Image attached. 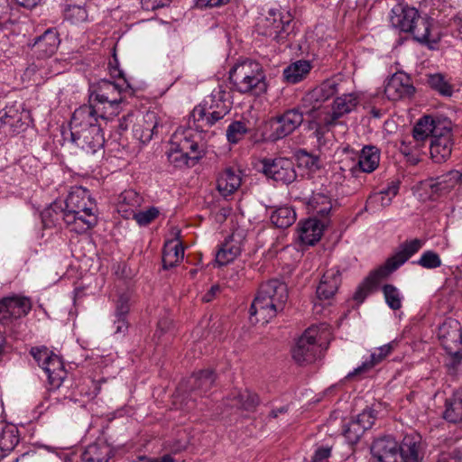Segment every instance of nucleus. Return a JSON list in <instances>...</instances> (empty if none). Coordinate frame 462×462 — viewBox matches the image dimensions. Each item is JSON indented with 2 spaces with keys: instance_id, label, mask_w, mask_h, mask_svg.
Listing matches in <instances>:
<instances>
[{
  "instance_id": "obj_1",
  "label": "nucleus",
  "mask_w": 462,
  "mask_h": 462,
  "mask_svg": "<svg viewBox=\"0 0 462 462\" xmlns=\"http://www.w3.org/2000/svg\"><path fill=\"white\" fill-rule=\"evenodd\" d=\"M376 462H421L423 444L419 434H407L399 444L390 435L375 439L370 448Z\"/></svg>"
},
{
  "instance_id": "obj_2",
  "label": "nucleus",
  "mask_w": 462,
  "mask_h": 462,
  "mask_svg": "<svg viewBox=\"0 0 462 462\" xmlns=\"http://www.w3.org/2000/svg\"><path fill=\"white\" fill-rule=\"evenodd\" d=\"M288 298L285 282L273 279L262 283L250 306L251 322L267 324L284 310Z\"/></svg>"
},
{
  "instance_id": "obj_3",
  "label": "nucleus",
  "mask_w": 462,
  "mask_h": 462,
  "mask_svg": "<svg viewBox=\"0 0 462 462\" xmlns=\"http://www.w3.org/2000/svg\"><path fill=\"white\" fill-rule=\"evenodd\" d=\"M390 22L394 28L411 33L416 42L426 45L430 50H435L440 41L439 33L435 32L432 28V20L427 16H421L414 7L395 5L392 9Z\"/></svg>"
},
{
  "instance_id": "obj_4",
  "label": "nucleus",
  "mask_w": 462,
  "mask_h": 462,
  "mask_svg": "<svg viewBox=\"0 0 462 462\" xmlns=\"http://www.w3.org/2000/svg\"><path fill=\"white\" fill-rule=\"evenodd\" d=\"M62 202L65 225L69 231L84 234L97 222L95 203L89 191L83 187H73Z\"/></svg>"
},
{
  "instance_id": "obj_5",
  "label": "nucleus",
  "mask_w": 462,
  "mask_h": 462,
  "mask_svg": "<svg viewBox=\"0 0 462 462\" xmlns=\"http://www.w3.org/2000/svg\"><path fill=\"white\" fill-rule=\"evenodd\" d=\"M423 245L424 242L419 238L402 244L400 250L396 254L389 257L383 265L369 273L355 292V300L362 303L383 279L404 264L413 254L420 251Z\"/></svg>"
},
{
  "instance_id": "obj_6",
  "label": "nucleus",
  "mask_w": 462,
  "mask_h": 462,
  "mask_svg": "<svg viewBox=\"0 0 462 462\" xmlns=\"http://www.w3.org/2000/svg\"><path fill=\"white\" fill-rule=\"evenodd\" d=\"M229 93L223 88H214L203 102L195 106L190 114L193 126L198 132H205L223 119L231 110Z\"/></svg>"
},
{
  "instance_id": "obj_7",
  "label": "nucleus",
  "mask_w": 462,
  "mask_h": 462,
  "mask_svg": "<svg viewBox=\"0 0 462 462\" xmlns=\"http://www.w3.org/2000/svg\"><path fill=\"white\" fill-rule=\"evenodd\" d=\"M229 80L241 94L260 97L267 92L268 83L263 67L253 60L236 63L229 70Z\"/></svg>"
},
{
  "instance_id": "obj_8",
  "label": "nucleus",
  "mask_w": 462,
  "mask_h": 462,
  "mask_svg": "<svg viewBox=\"0 0 462 462\" xmlns=\"http://www.w3.org/2000/svg\"><path fill=\"white\" fill-rule=\"evenodd\" d=\"M293 16L290 11L282 8H271L264 18L257 23L260 34L277 42H283L291 32Z\"/></svg>"
},
{
  "instance_id": "obj_9",
  "label": "nucleus",
  "mask_w": 462,
  "mask_h": 462,
  "mask_svg": "<svg viewBox=\"0 0 462 462\" xmlns=\"http://www.w3.org/2000/svg\"><path fill=\"white\" fill-rule=\"evenodd\" d=\"M30 353L44 371L51 388L58 389L67 377L61 358L46 346L32 347Z\"/></svg>"
},
{
  "instance_id": "obj_10",
  "label": "nucleus",
  "mask_w": 462,
  "mask_h": 462,
  "mask_svg": "<svg viewBox=\"0 0 462 462\" xmlns=\"http://www.w3.org/2000/svg\"><path fill=\"white\" fill-rule=\"evenodd\" d=\"M346 159L341 162L342 171H347L352 177H358V173H371L380 163V150L374 145L365 146L359 153L346 152Z\"/></svg>"
},
{
  "instance_id": "obj_11",
  "label": "nucleus",
  "mask_w": 462,
  "mask_h": 462,
  "mask_svg": "<svg viewBox=\"0 0 462 462\" xmlns=\"http://www.w3.org/2000/svg\"><path fill=\"white\" fill-rule=\"evenodd\" d=\"M306 112L301 107V101L293 107L285 110L282 114L273 116L269 120L270 135L272 141L281 140L298 129L304 121Z\"/></svg>"
},
{
  "instance_id": "obj_12",
  "label": "nucleus",
  "mask_w": 462,
  "mask_h": 462,
  "mask_svg": "<svg viewBox=\"0 0 462 462\" xmlns=\"http://www.w3.org/2000/svg\"><path fill=\"white\" fill-rule=\"evenodd\" d=\"M338 87L339 79L331 78L307 92L300 100L306 116H313L316 112L326 113L327 107L323 106V103L338 92Z\"/></svg>"
},
{
  "instance_id": "obj_13",
  "label": "nucleus",
  "mask_w": 462,
  "mask_h": 462,
  "mask_svg": "<svg viewBox=\"0 0 462 462\" xmlns=\"http://www.w3.org/2000/svg\"><path fill=\"white\" fill-rule=\"evenodd\" d=\"M215 381L216 374L213 370H200L181 381L177 391L180 394L183 395L182 402H199V397H201L211 389Z\"/></svg>"
},
{
  "instance_id": "obj_14",
  "label": "nucleus",
  "mask_w": 462,
  "mask_h": 462,
  "mask_svg": "<svg viewBox=\"0 0 462 462\" xmlns=\"http://www.w3.org/2000/svg\"><path fill=\"white\" fill-rule=\"evenodd\" d=\"M439 338L447 353L452 356V365H458L462 359V327L458 320L447 319L439 327Z\"/></svg>"
},
{
  "instance_id": "obj_15",
  "label": "nucleus",
  "mask_w": 462,
  "mask_h": 462,
  "mask_svg": "<svg viewBox=\"0 0 462 462\" xmlns=\"http://www.w3.org/2000/svg\"><path fill=\"white\" fill-rule=\"evenodd\" d=\"M115 91L116 83L106 79H100L97 84H91L89 87V101L102 107L100 118L106 123L112 124L116 116V100L109 98Z\"/></svg>"
},
{
  "instance_id": "obj_16",
  "label": "nucleus",
  "mask_w": 462,
  "mask_h": 462,
  "mask_svg": "<svg viewBox=\"0 0 462 462\" xmlns=\"http://www.w3.org/2000/svg\"><path fill=\"white\" fill-rule=\"evenodd\" d=\"M261 171L268 178L282 184H291L296 178L297 173L294 163L291 160L278 157L274 159L264 158L261 160Z\"/></svg>"
},
{
  "instance_id": "obj_17",
  "label": "nucleus",
  "mask_w": 462,
  "mask_h": 462,
  "mask_svg": "<svg viewBox=\"0 0 462 462\" xmlns=\"http://www.w3.org/2000/svg\"><path fill=\"white\" fill-rule=\"evenodd\" d=\"M88 102L73 112L69 124L70 131L76 130V133H79L78 130L81 129L105 128L109 124L100 118L102 107L95 102Z\"/></svg>"
},
{
  "instance_id": "obj_18",
  "label": "nucleus",
  "mask_w": 462,
  "mask_h": 462,
  "mask_svg": "<svg viewBox=\"0 0 462 462\" xmlns=\"http://www.w3.org/2000/svg\"><path fill=\"white\" fill-rule=\"evenodd\" d=\"M317 334L315 328H309L298 339L292 349V357L297 364L303 365L316 360L320 351L316 340Z\"/></svg>"
},
{
  "instance_id": "obj_19",
  "label": "nucleus",
  "mask_w": 462,
  "mask_h": 462,
  "mask_svg": "<svg viewBox=\"0 0 462 462\" xmlns=\"http://www.w3.org/2000/svg\"><path fill=\"white\" fill-rule=\"evenodd\" d=\"M451 121L446 117L423 116L413 126L412 137L416 143H423L429 137L433 139L434 135L441 131H447Z\"/></svg>"
},
{
  "instance_id": "obj_20",
  "label": "nucleus",
  "mask_w": 462,
  "mask_h": 462,
  "mask_svg": "<svg viewBox=\"0 0 462 462\" xmlns=\"http://www.w3.org/2000/svg\"><path fill=\"white\" fill-rule=\"evenodd\" d=\"M104 128L93 127L92 129H81L70 131V140L79 148L87 153L94 154L104 145V136L101 134Z\"/></svg>"
},
{
  "instance_id": "obj_21",
  "label": "nucleus",
  "mask_w": 462,
  "mask_h": 462,
  "mask_svg": "<svg viewBox=\"0 0 462 462\" xmlns=\"http://www.w3.org/2000/svg\"><path fill=\"white\" fill-rule=\"evenodd\" d=\"M32 304L28 298L9 296L0 300V323L6 324L11 319L25 316L31 310Z\"/></svg>"
},
{
  "instance_id": "obj_22",
  "label": "nucleus",
  "mask_w": 462,
  "mask_h": 462,
  "mask_svg": "<svg viewBox=\"0 0 462 462\" xmlns=\"http://www.w3.org/2000/svg\"><path fill=\"white\" fill-rule=\"evenodd\" d=\"M415 92V88L411 82L410 77L402 72L394 73L385 83L384 94L390 100H400L411 97Z\"/></svg>"
},
{
  "instance_id": "obj_23",
  "label": "nucleus",
  "mask_w": 462,
  "mask_h": 462,
  "mask_svg": "<svg viewBox=\"0 0 462 462\" xmlns=\"http://www.w3.org/2000/svg\"><path fill=\"white\" fill-rule=\"evenodd\" d=\"M452 124L448 125L447 131H441L434 135L430 142V156L437 163L446 162L452 152Z\"/></svg>"
},
{
  "instance_id": "obj_24",
  "label": "nucleus",
  "mask_w": 462,
  "mask_h": 462,
  "mask_svg": "<svg viewBox=\"0 0 462 462\" xmlns=\"http://www.w3.org/2000/svg\"><path fill=\"white\" fill-rule=\"evenodd\" d=\"M244 238L241 232L232 233L217 251L216 262L219 265H226L234 261L242 252Z\"/></svg>"
},
{
  "instance_id": "obj_25",
  "label": "nucleus",
  "mask_w": 462,
  "mask_h": 462,
  "mask_svg": "<svg viewBox=\"0 0 462 462\" xmlns=\"http://www.w3.org/2000/svg\"><path fill=\"white\" fill-rule=\"evenodd\" d=\"M328 224V219L310 217L305 220L299 228L300 240L305 245H313L319 241Z\"/></svg>"
},
{
  "instance_id": "obj_26",
  "label": "nucleus",
  "mask_w": 462,
  "mask_h": 462,
  "mask_svg": "<svg viewBox=\"0 0 462 462\" xmlns=\"http://www.w3.org/2000/svg\"><path fill=\"white\" fill-rule=\"evenodd\" d=\"M158 116L153 111H147L141 122L133 125V136L143 143H149L159 127Z\"/></svg>"
},
{
  "instance_id": "obj_27",
  "label": "nucleus",
  "mask_w": 462,
  "mask_h": 462,
  "mask_svg": "<svg viewBox=\"0 0 462 462\" xmlns=\"http://www.w3.org/2000/svg\"><path fill=\"white\" fill-rule=\"evenodd\" d=\"M308 209L319 219H328L332 210V199L329 193L323 189L313 191L308 202Z\"/></svg>"
},
{
  "instance_id": "obj_28",
  "label": "nucleus",
  "mask_w": 462,
  "mask_h": 462,
  "mask_svg": "<svg viewBox=\"0 0 462 462\" xmlns=\"http://www.w3.org/2000/svg\"><path fill=\"white\" fill-rule=\"evenodd\" d=\"M357 105L358 100L355 94H343L337 97L333 102L332 111L326 110L327 124H336L339 118L355 110Z\"/></svg>"
},
{
  "instance_id": "obj_29",
  "label": "nucleus",
  "mask_w": 462,
  "mask_h": 462,
  "mask_svg": "<svg viewBox=\"0 0 462 462\" xmlns=\"http://www.w3.org/2000/svg\"><path fill=\"white\" fill-rule=\"evenodd\" d=\"M341 283L340 271L334 267L327 270L317 288V295L320 300H328L332 298Z\"/></svg>"
},
{
  "instance_id": "obj_30",
  "label": "nucleus",
  "mask_w": 462,
  "mask_h": 462,
  "mask_svg": "<svg viewBox=\"0 0 462 462\" xmlns=\"http://www.w3.org/2000/svg\"><path fill=\"white\" fill-rule=\"evenodd\" d=\"M27 113L20 112L14 106L5 107L0 111V121L3 127L9 128L13 134H17L24 129L26 123L23 119Z\"/></svg>"
},
{
  "instance_id": "obj_31",
  "label": "nucleus",
  "mask_w": 462,
  "mask_h": 462,
  "mask_svg": "<svg viewBox=\"0 0 462 462\" xmlns=\"http://www.w3.org/2000/svg\"><path fill=\"white\" fill-rule=\"evenodd\" d=\"M142 203V198L134 189H126L117 196V213L124 218H131V214L136 210Z\"/></svg>"
},
{
  "instance_id": "obj_32",
  "label": "nucleus",
  "mask_w": 462,
  "mask_h": 462,
  "mask_svg": "<svg viewBox=\"0 0 462 462\" xmlns=\"http://www.w3.org/2000/svg\"><path fill=\"white\" fill-rule=\"evenodd\" d=\"M60 42L57 31L50 28L35 39L33 46L42 57H49L56 52Z\"/></svg>"
},
{
  "instance_id": "obj_33",
  "label": "nucleus",
  "mask_w": 462,
  "mask_h": 462,
  "mask_svg": "<svg viewBox=\"0 0 462 462\" xmlns=\"http://www.w3.org/2000/svg\"><path fill=\"white\" fill-rule=\"evenodd\" d=\"M241 181L240 171L227 168L217 178V187L219 193L226 197L233 194L240 187Z\"/></svg>"
},
{
  "instance_id": "obj_34",
  "label": "nucleus",
  "mask_w": 462,
  "mask_h": 462,
  "mask_svg": "<svg viewBox=\"0 0 462 462\" xmlns=\"http://www.w3.org/2000/svg\"><path fill=\"white\" fill-rule=\"evenodd\" d=\"M312 68L310 61L299 60L283 69V79L289 84H297L309 75Z\"/></svg>"
},
{
  "instance_id": "obj_35",
  "label": "nucleus",
  "mask_w": 462,
  "mask_h": 462,
  "mask_svg": "<svg viewBox=\"0 0 462 462\" xmlns=\"http://www.w3.org/2000/svg\"><path fill=\"white\" fill-rule=\"evenodd\" d=\"M184 257V248L179 239L165 243L162 251V265L164 269L176 266Z\"/></svg>"
},
{
  "instance_id": "obj_36",
  "label": "nucleus",
  "mask_w": 462,
  "mask_h": 462,
  "mask_svg": "<svg viewBox=\"0 0 462 462\" xmlns=\"http://www.w3.org/2000/svg\"><path fill=\"white\" fill-rule=\"evenodd\" d=\"M110 452L106 443H93L84 449L80 457L82 462H107Z\"/></svg>"
},
{
  "instance_id": "obj_37",
  "label": "nucleus",
  "mask_w": 462,
  "mask_h": 462,
  "mask_svg": "<svg viewBox=\"0 0 462 462\" xmlns=\"http://www.w3.org/2000/svg\"><path fill=\"white\" fill-rule=\"evenodd\" d=\"M44 227L56 226L62 220L65 223V211L63 210L62 202L55 200L41 214Z\"/></svg>"
},
{
  "instance_id": "obj_38",
  "label": "nucleus",
  "mask_w": 462,
  "mask_h": 462,
  "mask_svg": "<svg viewBox=\"0 0 462 462\" xmlns=\"http://www.w3.org/2000/svg\"><path fill=\"white\" fill-rule=\"evenodd\" d=\"M131 291L127 288L123 293L120 294L117 300V334L125 333L128 329V321L126 320V314L130 310Z\"/></svg>"
},
{
  "instance_id": "obj_39",
  "label": "nucleus",
  "mask_w": 462,
  "mask_h": 462,
  "mask_svg": "<svg viewBox=\"0 0 462 462\" xmlns=\"http://www.w3.org/2000/svg\"><path fill=\"white\" fill-rule=\"evenodd\" d=\"M19 443L18 430L14 425L0 424V451L10 452Z\"/></svg>"
},
{
  "instance_id": "obj_40",
  "label": "nucleus",
  "mask_w": 462,
  "mask_h": 462,
  "mask_svg": "<svg viewBox=\"0 0 462 462\" xmlns=\"http://www.w3.org/2000/svg\"><path fill=\"white\" fill-rule=\"evenodd\" d=\"M270 219L275 226L287 228L295 222L296 213L292 208L281 207L271 214Z\"/></svg>"
},
{
  "instance_id": "obj_41",
  "label": "nucleus",
  "mask_w": 462,
  "mask_h": 462,
  "mask_svg": "<svg viewBox=\"0 0 462 462\" xmlns=\"http://www.w3.org/2000/svg\"><path fill=\"white\" fill-rule=\"evenodd\" d=\"M461 177L462 173L460 171L452 170L437 177L434 182L430 184V187L437 191L447 192L458 183Z\"/></svg>"
},
{
  "instance_id": "obj_42",
  "label": "nucleus",
  "mask_w": 462,
  "mask_h": 462,
  "mask_svg": "<svg viewBox=\"0 0 462 462\" xmlns=\"http://www.w3.org/2000/svg\"><path fill=\"white\" fill-rule=\"evenodd\" d=\"M382 292L384 297L385 303L393 310H398L402 307L404 299L401 291L393 284H384L382 287Z\"/></svg>"
},
{
  "instance_id": "obj_43",
  "label": "nucleus",
  "mask_w": 462,
  "mask_h": 462,
  "mask_svg": "<svg viewBox=\"0 0 462 462\" xmlns=\"http://www.w3.org/2000/svg\"><path fill=\"white\" fill-rule=\"evenodd\" d=\"M308 117L309 129L314 130V134L318 139L324 136L328 128L336 124H327L328 116L325 113L316 112L313 116H306Z\"/></svg>"
},
{
  "instance_id": "obj_44",
  "label": "nucleus",
  "mask_w": 462,
  "mask_h": 462,
  "mask_svg": "<svg viewBox=\"0 0 462 462\" xmlns=\"http://www.w3.org/2000/svg\"><path fill=\"white\" fill-rule=\"evenodd\" d=\"M429 86L443 97H451L453 94V86L440 73L430 75L428 79Z\"/></svg>"
},
{
  "instance_id": "obj_45",
  "label": "nucleus",
  "mask_w": 462,
  "mask_h": 462,
  "mask_svg": "<svg viewBox=\"0 0 462 462\" xmlns=\"http://www.w3.org/2000/svg\"><path fill=\"white\" fill-rule=\"evenodd\" d=\"M248 133L246 124L242 121H234L226 128V135L228 143L236 144Z\"/></svg>"
},
{
  "instance_id": "obj_46",
  "label": "nucleus",
  "mask_w": 462,
  "mask_h": 462,
  "mask_svg": "<svg viewBox=\"0 0 462 462\" xmlns=\"http://www.w3.org/2000/svg\"><path fill=\"white\" fill-rule=\"evenodd\" d=\"M169 162L175 168L193 167L189 156L180 151L175 144L171 143V149L167 152Z\"/></svg>"
},
{
  "instance_id": "obj_47",
  "label": "nucleus",
  "mask_w": 462,
  "mask_h": 462,
  "mask_svg": "<svg viewBox=\"0 0 462 462\" xmlns=\"http://www.w3.org/2000/svg\"><path fill=\"white\" fill-rule=\"evenodd\" d=\"M413 263L425 269H437L442 265V261L438 253L433 250H427L424 251L420 257L416 262H413Z\"/></svg>"
},
{
  "instance_id": "obj_48",
  "label": "nucleus",
  "mask_w": 462,
  "mask_h": 462,
  "mask_svg": "<svg viewBox=\"0 0 462 462\" xmlns=\"http://www.w3.org/2000/svg\"><path fill=\"white\" fill-rule=\"evenodd\" d=\"M376 417L377 411H375L372 407H366L362 411V412L356 414L352 420L365 431L373 426Z\"/></svg>"
},
{
  "instance_id": "obj_49",
  "label": "nucleus",
  "mask_w": 462,
  "mask_h": 462,
  "mask_svg": "<svg viewBox=\"0 0 462 462\" xmlns=\"http://www.w3.org/2000/svg\"><path fill=\"white\" fill-rule=\"evenodd\" d=\"M117 92L124 94V97L117 98V105L124 102V99L127 97H132L135 93V89L131 85L130 81L125 78L123 70L117 67Z\"/></svg>"
},
{
  "instance_id": "obj_50",
  "label": "nucleus",
  "mask_w": 462,
  "mask_h": 462,
  "mask_svg": "<svg viewBox=\"0 0 462 462\" xmlns=\"http://www.w3.org/2000/svg\"><path fill=\"white\" fill-rule=\"evenodd\" d=\"M392 203V197H387L382 190L369 196L366 200L365 209L376 211L379 208H385Z\"/></svg>"
},
{
  "instance_id": "obj_51",
  "label": "nucleus",
  "mask_w": 462,
  "mask_h": 462,
  "mask_svg": "<svg viewBox=\"0 0 462 462\" xmlns=\"http://www.w3.org/2000/svg\"><path fill=\"white\" fill-rule=\"evenodd\" d=\"M64 18L72 23H79L87 20L88 13L81 5H68L64 10Z\"/></svg>"
},
{
  "instance_id": "obj_52",
  "label": "nucleus",
  "mask_w": 462,
  "mask_h": 462,
  "mask_svg": "<svg viewBox=\"0 0 462 462\" xmlns=\"http://www.w3.org/2000/svg\"><path fill=\"white\" fill-rule=\"evenodd\" d=\"M228 400L236 402L237 404H257L259 402V396L245 389L244 391H236L232 393Z\"/></svg>"
},
{
  "instance_id": "obj_53",
  "label": "nucleus",
  "mask_w": 462,
  "mask_h": 462,
  "mask_svg": "<svg viewBox=\"0 0 462 462\" xmlns=\"http://www.w3.org/2000/svg\"><path fill=\"white\" fill-rule=\"evenodd\" d=\"M158 215L159 210L154 207H151L143 211H139L138 208L134 210L133 214H131V217L136 220L140 226H146L154 220Z\"/></svg>"
},
{
  "instance_id": "obj_54",
  "label": "nucleus",
  "mask_w": 462,
  "mask_h": 462,
  "mask_svg": "<svg viewBox=\"0 0 462 462\" xmlns=\"http://www.w3.org/2000/svg\"><path fill=\"white\" fill-rule=\"evenodd\" d=\"M192 128L195 129L193 126L192 119L189 117V128L185 131H183L182 135L183 137L180 138L179 141L171 142V143L175 144L176 147H178L180 151L185 152L187 154L188 150L191 147L190 144L193 143L195 136L192 134L191 130Z\"/></svg>"
},
{
  "instance_id": "obj_55",
  "label": "nucleus",
  "mask_w": 462,
  "mask_h": 462,
  "mask_svg": "<svg viewBox=\"0 0 462 462\" xmlns=\"http://www.w3.org/2000/svg\"><path fill=\"white\" fill-rule=\"evenodd\" d=\"M382 361H383V359H379L377 353L374 351L370 355L368 360H365V362L362 363L361 365L355 368L354 371L350 372L346 377L351 378L355 375L366 373V372L370 371L373 367H374L376 365L381 363Z\"/></svg>"
},
{
  "instance_id": "obj_56",
  "label": "nucleus",
  "mask_w": 462,
  "mask_h": 462,
  "mask_svg": "<svg viewBox=\"0 0 462 462\" xmlns=\"http://www.w3.org/2000/svg\"><path fill=\"white\" fill-rule=\"evenodd\" d=\"M364 432L365 430H362L360 426H357L351 420L347 428L344 430V436L350 444H356Z\"/></svg>"
},
{
  "instance_id": "obj_57",
  "label": "nucleus",
  "mask_w": 462,
  "mask_h": 462,
  "mask_svg": "<svg viewBox=\"0 0 462 462\" xmlns=\"http://www.w3.org/2000/svg\"><path fill=\"white\" fill-rule=\"evenodd\" d=\"M190 146L191 147L187 152V155L191 162V165H196L198 162L204 157L205 150L203 144H199L195 139Z\"/></svg>"
},
{
  "instance_id": "obj_58",
  "label": "nucleus",
  "mask_w": 462,
  "mask_h": 462,
  "mask_svg": "<svg viewBox=\"0 0 462 462\" xmlns=\"http://www.w3.org/2000/svg\"><path fill=\"white\" fill-rule=\"evenodd\" d=\"M442 416L448 422L457 423L462 420V406H446Z\"/></svg>"
},
{
  "instance_id": "obj_59",
  "label": "nucleus",
  "mask_w": 462,
  "mask_h": 462,
  "mask_svg": "<svg viewBox=\"0 0 462 462\" xmlns=\"http://www.w3.org/2000/svg\"><path fill=\"white\" fill-rule=\"evenodd\" d=\"M139 116L140 113L138 111H131L127 113L119 119L117 129L121 131L127 130L129 125H134L135 124L134 121L137 120Z\"/></svg>"
},
{
  "instance_id": "obj_60",
  "label": "nucleus",
  "mask_w": 462,
  "mask_h": 462,
  "mask_svg": "<svg viewBox=\"0 0 462 462\" xmlns=\"http://www.w3.org/2000/svg\"><path fill=\"white\" fill-rule=\"evenodd\" d=\"M171 1V0H141V4L145 10H155L168 5Z\"/></svg>"
},
{
  "instance_id": "obj_61",
  "label": "nucleus",
  "mask_w": 462,
  "mask_h": 462,
  "mask_svg": "<svg viewBox=\"0 0 462 462\" xmlns=\"http://www.w3.org/2000/svg\"><path fill=\"white\" fill-rule=\"evenodd\" d=\"M298 158L301 162V163H304L305 166L310 169L318 166V158L310 155L306 151H300Z\"/></svg>"
},
{
  "instance_id": "obj_62",
  "label": "nucleus",
  "mask_w": 462,
  "mask_h": 462,
  "mask_svg": "<svg viewBox=\"0 0 462 462\" xmlns=\"http://www.w3.org/2000/svg\"><path fill=\"white\" fill-rule=\"evenodd\" d=\"M331 455V448L329 447H320L316 449L313 457V462H323L325 459L328 458Z\"/></svg>"
},
{
  "instance_id": "obj_63",
  "label": "nucleus",
  "mask_w": 462,
  "mask_h": 462,
  "mask_svg": "<svg viewBox=\"0 0 462 462\" xmlns=\"http://www.w3.org/2000/svg\"><path fill=\"white\" fill-rule=\"evenodd\" d=\"M139 460L141 462H176L175 458L171 454H165L158 457L141 456L139 457Z\"/></svg>"
},
{
  "instance_id": "obj_64",
  "label": "nucleus",
  "mask_w": 462,
  "mask_h": 462,
  "mask_svg": "<svg viewBox=\"0 0 462 462\" xmlns=\"http://www.w3.org/2000/svg\"><path fill=\"white\" fill-rule=\"evenodd\" d=\"M420 143H416V144L413 145L411 141L407 142L406 140H403L402 141L399 149L403 155L409 156L413 152L414 149H417L420 146Z\"/></svg>"
}]
</instances>
